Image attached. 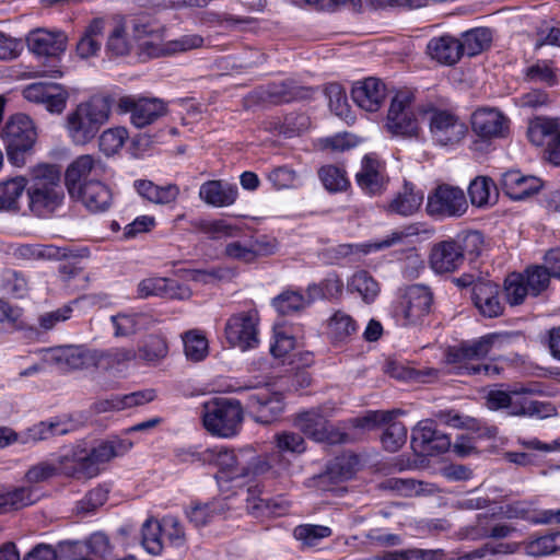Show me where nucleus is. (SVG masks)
I'll list each match as a JSON object with an SVG mask.
<instances>
[{"label": "nucleus", "instance_id": "1", "mask_svg": "<svg viewBox=\"0 0 560 560\" xmlns=\"http://www.w3.org/2000/svg\"><path fill=\"white\" fill-rule=\"evenodd\" d=\"M132 445L130 440L121 438L101 441L91 450L77 445L62 455L61 469L68 477H95L100 465L126 454Z\"/></svg>", "mask_w": 560, "mask_h": 560}, {"label": "nucleus", "instance_id": "2", "mask_svg": "<svg viewBox=\"0 0 560 560\" xmlns=\"http://www.w3.org/2000/svg\"><path fill=\"white\" fill-rule=\"evenodd\" d=\"M112 113L109 97L94 96L82 102L66 118V130L77 145L91 142L108 121Z\"/></svg>", "mask_w": 560, "mask_h": 560}, {"label": "nucleus", "instance_id": "3", "mask_svg": "<svg viewBox=\"0 0 560 560\" xmlns=\"http://www.w3.org/2000/svg\"><path fill=\"white\" fill-rule=\"evenodd\" d=\"M27 194L32 212L38 217L51 214L65 199L60 168L50 164L36 166Z\"/></svg>", "mask_w": 560, "mask_h": 560}, {"label": "nucleus", "instance_id": "4", "mask_svg": "<svg viewBox=\"0 0 560 560\" xmlns=\"http://www.w3.org/2000/svg\"><path fill=\"white\" fill-rule=\"evenodd\" d=\"M417 112L428 121L432 143L436 147L454 149L468 133L466 122L456 113L433 102L418 105Z\"/></svg>", "mask_w": 560, "mask_h": 560}, {"label": "nucleus", "instance_id": "5", "mask_svg": "<svg viewBox=\"0 0 560 560\" xmlns=\"http://www.w3.org/2000/svg\"><path fill=\"white\" fill-rule=\"evenodd\" d=\"M201 419L211 435L230 439L241 431L244 408L237 399L213 398L202 404Z\"/></svg>", "mask_w": 560, "mask_h": 560}, {"label": "nucleus", "instance_id": "6", "mask_svg": "<svg viewBox=\"0 0 560 560\" xmlns=\"http://www.w3.org/2000/svg\"><path fill=\"white\" fill-rule=\"evenodd\" d=\"M196 456L199 463L214 465L226 474L231 480L248 477L249 475L266 474L270 467L268 463L258 456H252L250 462L245 459V453L235 454L233 450L225 446H214L202 450L201 452H189Z\"/></svg>", "mask_w": 560, "mask_h": 560}, {"label": "nucleus", "instance_id": "7", "mask_svg": "<svg viewBox=\"0 0 560 560\" xmlns=\"http://www.w3.org/2000/svg\"><path fill=\"white\" fill-rule=\"evenodd\" d=\"M433 303L431 290L422 284L408 287L392 305V316L401 327H416L423 324Z\"/></svg>", "mask_w": 560, "mask_h": 560}, {"label": "nucleus", "instance_id": "8", "mask_svg": "<svg viewBox=\"0 0 560 560\" xmlns=\"http://www.w3.org/2000/svg\"><path fill=\"white\" fill-rule=\"evenodd\" d=\"M1 137L9 161L20 166L25 163V155L32 151L37 132L33 120L27 115L15 114L5 122Z\"/></svg>", "mask_w": 560, "mask_h": 560}, {"label": "nucleus", "instance_id": "9", "mask_svg": "<svg viewBox=\"0 0 560 560\" xmlns=\"http://www.w3.org/2000/svg\"><path fill=\"white\" fill-rule=\"evenodd\" d=\"M415 93L411 90L398 91L390 102L386 127L389 132L401 137H416L420 130L418 119L411 109Z\"/></svg>", "mask_w": 560, "mask_h": 560}, {"label": "nucleus", "instance_id": "10", "mask_svg": "<svg viewBox=\"0 0 560 560\" xmlns=\"http://www.w3.org/2000/svg\"><path fill=\"white\" fill-rule=\"evenodd\" d=\"M42 361L60 372L83 370L97 366V351L83 346H60L44 350Z\"/></svg>", "mask_w": 560, "mask_h": 560}, {"label": "nucleus", "instance_id": "11", "mask_svg": "<svg viewBox=\"0 0 560 560\" xmlns=\"http://www.w3.org/2000/svg\"><path fill=\"white\" fill-rule=\"evenodd\" d=\"M467 209L464 190L448 184L439 185L430 192L425 207L427 213L435 219L459 218Z\"/></svg>", "mask_w": 560, "mask_h": 560}, {"label": "nucleus", "instance_id": "12", "mask_svg": "<svg viewBox=\"0 0 560 560\" xmlns=\"http://www.w3.org/2000/svg\"><path fill=\"white\" fill-rule=\"evenodd\" d=\"M258 315L256 311L241 312L232 315L225 324V338L230 346L245 351L257 347Z\"/></svg>", "mask_w": 560, "mask_h": 560}, {"label": "nucleus", "instance_id": "13", "mask_svg": "<svg viewBox=\"0 0 560 560\" xmlns=\"http://www.w3.org/2000/svg\"><path fill=\"white\" fill-rule=\"evenodd\" d=\"M398 412L399 410L369 411L364 417L355 419V427L370 429L377 424L387 423L388 425L381 440L385 450L396 452L407 440V429L404 423L393 421Z\"/></svg>", "mask_w": 560, "mask_h": 560}, {"label": "nucleus", "instance_id": "14", "mask_svg": "<svg viewBox=\"0 0 560 560\" xmlns=\"http://www.w3.org/2000/svg\"><path fill=\"white\" fill-rule=\"evenodd\" d=\"M245 410L255 422L270 424L277 421L284 410L283 396L268 388L252 392L247 395Z\"/></svg>", "mask_w": 560, "mask_h": 560}, {"label": "nucleus", "instance_id": "15", "mask_svg": "<svg viewBox=\"0 0 560 560\" xmlns=\"http://www.w3.org/2000/svg\"><path fill=\"white\" fill-rule=\"evenodd\" d=\"M118 108L124 113L131 114V122L137 128L151 125L167 113V105L163 100L132 95L120 97Z\"/></svg>", "mask_w": 560, "mask_h": 560}, {"label": "nucleus", "instance_id": "16", "mask_svg": "<svg viewBox=\"0 0 560 560\" xmlns=\"http://www.w3.org/2000/svg\"><path fill=\"white\" fill-rule=\"evenodd\" d=\"M22 95L31 103L44 106L50 114H61L69 100L68 90L54 82H35L26 85Z\"/></svg>", "mask_w": 560, "mask_h": 560}, {"label": "nucleus", "instance_id": "17", "mask_svg": "<svg viewBox=\"0 0 560 560\" xmlns=\"http://www.w3.org/2000/svg\"><path fill=\"white\" fill-rule=\"evenodd\" d=\"M497 338L495 334H489L471 342L464 341L458 346L450 347L446 351V361L450 364L458 365V374H466V366L485 359L491 351Z\"/></svg>", "mask_w": 560, "mask_h": 560}, {"label": "nucleus", "instance_id": "18", "mask_svg": "<svg viewBox=\"0 0 560 560\" xmlns=\"http://www.w3.org/2000/svg\"><path fill=\"white\" fill-rule=\"evenodd\" d=\"M311 10L318 12H338L348 9L353 13H374L392 11H411L422 7L421 2H303Z\"/></svg>", "mask_w": 560, "mask_h": 560}, {"label": "nucleus", "instance_id": "19", "mask_svg": "<svg viewBox=\"0 0 560 560\" xmlns=\"http://www.w3.org/2000/svg\"><path fill=\"white\" fill-rule=\"evenodd\" d=\"M541 389L537 385H515L512 388V404L510 413L513 416H538L548 417L555 408L550 402L534 400L529 395L540 394Z\"/></svg>", "mask_w": 560, "mask_h": 560}, {"label": "nucleus", "instance_id": "20", "mask_svg": "<svg viewBox=\"0 0 560 560\" xmlns=\"http://www.w3.org/2000/svg\"><path fill=\"white\" fill-rule=\"evenodd\" d=\"M358 186L369 195H378L386 189L387 176L385 165L375 154L363 156L361 170L355 174Z\"/></svg>", "mask_w": 560, "mask_h": 560}, {"label": "nucleus", "instance_id": "21", "mask_svg": "<svg viewBox=\"0 0 560 560\" xmlns=\"http://www.w3.org/2000/svg\"><path fill=\"white\" fill-rule=\"evenodd\" d=\"M471 128L482 139L504 137L509 119L498 109L479 108L471 115Z\"/></svg>", "mask_w": 560, "mask_h": 560}, {"label": "nucleus", "instance_id": "22", "mask_svg": "<svg viewBox=\"0 0 560 560\" xmlns=\"http://www.w3.org/2000/svg\"><path fill=\"white\" fill-rule=\"evenodd\" d=\"M385 96V84L376 78H368L363 81H358L351 90L353 102L366 112L378 110Z\"/></svg>", "mask_w": 560, "mask_h": 560}, {"label": "nucleus", "instance_id": "23", "mask_svg": "<svg viewBox=\"0 0 560 560\" xmlns=\"http://www.w3.org/2000/svg\"><path fill=\"white\" fill-rule=\"evenodd\" d=\"M501 187L510 199L523 200L537 194L542 187V182L536 176L523 175L517 170H511L502 175Z\"/></svg>", "mask_w": 560, "mask_h": 560}, {"label": "nucleus", "instance_id": "24", "mask_svg": "<svg viewBox=\"0 0 560 560\" xmlns=\"http://www.w3.org/2000/svg\"><path fill=\"white\" fill-rule=\"evenodd\" d=\"M26 44L28 49L37 56L58 57L67 48V36L62 32L35 30L28 33Z\"/></svg>", "mask_w": 560, "mask_h": 560}, {"label": "nucleus", "instance_id": "25", "mask_svg": "<svg viewBox=\"0 0 560 560\" xmlns=\"http://www.w3.org/2000/svg\"><path fill=\"white\" fill-rule=\"evenodd\" d=\"M463 262L462 252L455 240L442 241L432 247L430 266L435 273L454 272Z\"/></svg>", "mask_w": 560, "mask_h": 560}, {"label": "nucleus", "instance_id": "26", "mask_svg": "<svg viewBox=\"0 0 560 560\" xmlns=\"http://www.w3.org/2000/svg\"><path fill=\"white\" fill-rule=\"evenodd\" d=\"M499 292V285L490 281H479L474 284L471 298L475 306L485 317L493 318L503 313Z\"/></svg>", "mask_w": 560, "mask_h": 560}, {"label": "nucleus", "instance_id": "27", "mask_svg": "<svg viewBox=\"0 0 560 560\" xmlns=\"http://www.w3.org/2000/svg\"><path fill=\"white\" fill-rule=\"evenodd\" d=\"M310 95L311 90L308 88L301 86L291 79L271 82L262 88V97L276 105L305 100Z\"/></svg>", "mask_w": 560, "mask_h": 560}, {"label": "nucleus", "instance_id": "28", "mask_svg": "<svg viewBox=\"0 0 560 560\" xmlns=\"http://www.w3.org/2000/svg\"><path fill=\"white\" fill-rule=\"evenodd\" d=\"M238 196L235 185L223 180H208L200 186L199 197L207 205L223 208L233 205Z\"/></svg>", "mask_w": 560, "mask_h": 560}, {"label": "nucleus", "instance_id": "29", "mask_svg": "<svg viewBox=\"0 0 560 560\" xmlns=\"http://www.w3.org/2000/svg\"><path fill=\"white\" fill-rule=\"evenodd\" d=\"M428 55L438 62L446 66H453L459 61L463 56L460 40L451 35L433 37L427 45Z\"/></svg>", "mask_w": 560, "mask_h": 560}, {"label": "nucleus", "instance_id": "30", "mask_svg": "<svg viewBox=\"0 0 560 560\" xmlns=\"http://www.w3.org/2000/svg\"><path fill=\"white\" fill-rule=\"evenodd\" d=\"M75 196H78L92 212L107 210L112 201L110 190L98 180L84 182L82 185L78 186Z\"/></svg>", "mask_w": 560, "mask_h": 560}, {"label": "nucleus", "instance_id": "31", "mask_svg": "<svg viewBox=\"0 0 560 560\" xmlns=\"http://www.w3.org/2000/svg\"><path fill=\"white\" fill-rule=\"evenodd\" d=\"M18 255L22 258H40L48 259H68V258H88L90 249L88 247L66 246L57 247L52 245L38 248L31 245H23L18 249Z\"/></svg>", "mask_w": 560, "mask_h": 560}, {"label": "nucleus", "instance_id": "32", "mask_svg": "<svg viewBox=\"0 0 560 560\" xmlns=\"http://www.w3.org/2000/svg\"><path fill=\"white\" fill-rule=\"evenodd\" d=\"M423 202V194L415 190V187L405 183L401 191L387 203L385 210L389 214H398L401 217H410L418 212Z\"/></svg>", "mask_w": 560, "mask_h": 560}, {"label": "nucleus", "instance_id": "33", "mask_svg": "<svg viewBox=\"0 0 560 560\" xmlns=\"http://www.w3.org/2000/svg\"><path fill=\"white\" fill-rule=\"evenodd\" d=\"M560 136V118L536 116L528 121L527 138L536 147L547 145Z\"/></svg>", "mask_w": 560, "mask_h": 560}, {"label": "nucleus", "instance_id": "34", "mask_svg": "<svg viewBox=\"0 0 560 560\" xmlns=\"http://www.w3.org/2000/svg\"><path fill=\"white\" fill-rule=\"evenodd\" d=\"M101 166V161L90 154L77 158L67 168L65 182L70 196L74 197L78 186L85 182V178Z\"/></svg>", "mask_w": 560, "mask_h": 560}, {"label": "nucleus", "instance_id": "35", "mask_svg": "<svg viewBox=\"0 0 560 560\" xmlns=\"http://www.w3.org/2000/svg\"><path fill=\"white\" fill-rule=\"evenodd\" d=\"M438 418L445 424L457 429H466L476 433L479 438H495L498 434L497 427H488L479 419L462 416L453 411H440Z\"/></svg>", "mask_w": 560, "mask_h": 560}, {"label": "nucleus", "instance_id": "36", "mask_svg": "<svg viewBox=\"0 0 560 560\" xmlns=\"http://www.w3.org/2000/svg\"><path fill=\"white\" fill-rule=\"evenodd\" d=\"M133 186L142 198L156 205L172 203L179 195V188L173 184L158 186L151 180L138 179L135 182Z\"/></svg>", "mask_w": 560, "mask_h": 560}, {"label": "nucleus", "instance_id": "37", "mask_svg": "<svg viewBox=\"0 0 560 560\" xmlns=\"http://www.w3.org/2000/svg\"><path fill=\"white\" fill-rule=\"evenodd\" d=\"M468 195L472 206L485 208L495 203L499 192L492 178L488 176H477L468 186Z\"/></svg>", "mask_w": 560, "mask_h": 560}, {"label": "nucleus", "instance_id": "38", "mask_svg": "<svg viewBox=\"0 0 560 560\" xmlns=\"http://www.w3.org/2000/svg\"><path fill=\"white\" fill-rule=\"evenodd\" d=\"M347 289L350 293H358L364 303H373L380 294L378 282L365 270H359L348 280Z\"/></svg>", "mask_w": 560, "mask_h": 560}, {"label": "nucleus", "instance_id": "39", "mask_svg": "<svg viewBox=\"0 0 560 560\" xmlns=\"http://www.w3.org/2000/svg\"><path fill=\"white\" fill-rule=\"evenodd\" d=\"M175 273L201 284H213L219 281L230 280L234 275L231 268L222 266L210 269H178Z\"/></svg>", "mask_w": 560, "mask_h": 560}, {"label": "nucleus", "instance_id": "40", "mask_svg": "<svg viewBox=\"0 0 560 560\" xmlns=\"http://www.w3.org/2000/svg\"><path fill=\"white\" fill-rule=\"evenodd\" d=\"M247 505L246 509L256 515L259 514H275L281 515L287 512L289 504L282 499H269L256 497V490L252 488L248 489V497L246 499Z\"/></svg>", "mask_w": 560, "mask_h": 560}, {"label": "nucleus", "instance_id": "41", "mask_svg": "<svg viewBox=\"0 0 560 560\" xmlns=\"http://www.w3.org/2000/svg\"><path fill=\"white\" fill-rule=\"evenodd\" d=\"M308 294L304 296L299 291L287 290L272 299V305L281 315H292L311 305Z\"/></svg>", "mask_w": 560, "mask_h": 560}, {"label": "nucleus", "instance_id": "42", "mask_svg": "<svg viewBox=\"0 0 560 560\" xmlns=\"http://www.w3.org/2000/svg\"><path fill=\"white\" fill-rule=\"evenodd\" d=\"M224 512V503L222 501H212L207 503H191L186 510V516L196 527L208 525L215 515Z\"/></svg>", "mask_w": 560, "mask_h": 560}, {"label": "nucleus", "instance_id": "43", "mask_svg": "<svg viewBox=\"0 0 560 560\" xmlns=\"http://www.w3.org/2000/svg\"><path fill=\"white\" fill-rule=\"evenodd\" d=\"M190 224L195 230L207 234L212 240H219L221 237H234L237 236L241 232L236 225H232L222 219H196L191 221Z\"/></svg>", "mask_w": 560, "mask_h": 560}, {"label": "nucleus", "instance_id": "44", "mask_svg": "<svg viewBox=\"0 0 560 560\" xmlns=\"http://www.w3.org/2000/svg\"><path fill=\"white\" fill-rule=\"evenodd\" d=\"M342 291L343 282L337 273H328L319 283H313L307 287V294L313 302L317 299H339Z\"/></svg>", "mask_w": 560, "mask_h": 560}, {"label": "nucleus", "instance_id": "45", "mask_svg": "<svg viewBox=\"0 0 560 560\" xmlns=\"http://www.w3.org/2000/svg\"><path fill=\"white\" fill-rule=\"evenodd\" d=\"M327 421L328 420L319 411L308 410L299 413L295 417L294 424L305 435L318 442L323 436Z\"/></svg>", "mask_w": 560, "mask_h": 560}, {"label": "nucleus", "instance_id": "46", "mask_svg": "<svg viewBox=\"0 0 560 560\" xmlns=\"http://www.w3.org/2000/svg\"><path fill=\"white\" fill-rule=\"evenodd\" d=\"M492 40V33L487 27H478L467 31L463 34L460 46L463 47V55L474 57L482 52L490 46Z\"/></svg>", "mask_w": 560, "mask_h": 560}, {"label": "nucleus", "instance_id": "47", "mask_svg": "<svg viewBox=\"0 0 560 560\" xmlns=\"http://www.w3.org/2000/svg\"><path fill=\"white\" fill-rule=\"evenodd\" d=\"M358 330L355 320L343 311H337L328 322V334L336 342L346 341Z\"/></svg>", "mask_w": 560, "mask_h": 560}, {"label": "nucleus", "instance_id": "48", "mask_svg": "<svg viewBox=\"0 0 560 560\" xmlns=\"http://www.w3.org/2000/svg\"><path fill=\"white\" fill-rule=\"evenodd\" d=\"M120 20L136 40L153 35L161 28L160 23L145 13L120 18Z\"/></svg>", "mask_w": 560, "mask_h": 560}, {"label": "nucleus", "instance_id": "49", "mask_svg": "<svg viewBox=\"0 0 560 560\" xmlns=\"http://www.w3.org/2000/svg\"><path fill=\"white\" fill-rule=\"evenodd\" d=\"M68 432L67 429L61 428L59 422H45L34 424L20 434V443L35 444L37 442L47 440L51 436L63 435Z\"/></svg>", "mask_w": 560, "mask_h": 560}, {"label": "nucleus", "instance_id": "50", "mask_svg": "<svg viewBox=\"0 0 560 560\" xmlns=\"http://www.w3.org/2000/svg\"><path fill=\"white\" fill-rule=\"evenodd\" d=\"M26 180L14 177L0 183V210H16L18 200L24 192Z\"/></svg>", "mask_w": 560, "mask_h": 560}, {"label": "nucleus", "instance_id": "51", "mask_svg": "<svg viewBox=\"0 0 560 560\" xmlns=\"http://www.w3.org/2000/svg\"><path fill=\"white\" fill-rule=\"evenodd\" d=\"M1 290L16 299H23L28 293V280L22 271L4 269L1 272Z\"/></svg>", "mask_w": 560, "mask_h": 560}, {"label": "nucleus", "instance_id": "52", "mask_svg": "<svg viewBox=\"0 0 560 560\" xmlns=\"http://www.w3.org/2000/svg\"><path fill=\"white\" fill-rule=\"evenodd\" d=\"M136 352L137 359L147 363H156L167 355L168 346L163 337L151 335Z\"/></svg>", "mask_w": 560, "mask_h": 560}, {"label": "nucleus", "instance_id": "53", "mask_svg": "<svg viewBox=\"0 0 560 560\" xmlns=\"http://www.w3.org/2000/svg\"><path fill=\"white\" fill-rule=\"evenodd\" d=\"M142 546L151 555H160L163 550V522L148 518L141 528Z\"/></svg>", "mask_w": 560, "mask_h": 560}, {"label": "nucleus", "instance_id": "54", "mask_svg": "<svg viewBox=\"0 0 560 560\" xmlns=\"http://www.w3.org/2000/svg\"><path fill=\"white\" fill-rule=\"evenodd\" d=\"M131 34L119 19L109 33L106 49L114 56H125L131 49Z\"/></svg>", "mask_w": 560, "mask_h": 560}, {"label": "nucleus", "instance_id": "55", "mask_svg": "<svg viewBox=\"0 0 560 560\" xmlns=\"http://www.w3.org/2000/svg\"><path fill=\"white\" fill-rule=\"evenodd\" d=\"M184 350L187 359L200 362L208 355V340L198 330H189L183 336Z\"/></svg>", "mask_w": 560, "mask_h": 560}, {"label": "nucleus", "instance_id": "56", "mask_svg": "<svg viewBox=\"0 0 560 560\" xmlns=\"http://www.w3.org/2000/svg\"><path fill=\"white\" fill-rule=\"evenodd\" d=\"M524 78L527 82L544 83L550 88L558 84L557 72L546 60H538L527 67L524 72Z\"/></svg>", "mask_w": 560, "mask_h": 560}, {"label": "nucleus", "instance_id": "57", "mask_svg": "<svg viewBox=\"0 0 560 560\" xmlns=\"http://www.w3.org/2000/svg\"><path fill=\"white\" fill-rule=\"evenodd\" d=\"M318 176L324 187L332 192L346 190L349 186L346 171L339 166H323L318 171Z\"/></svg>", "mask_w": 560, "mask_h": 560}, {"label": "nucleus", "instance_id": "58", "mask_svg": "<svg viewBox=\"0 0 560 560\" xmlns=\"http://www.w3.org/2000/svg\"><path fill=\"white\" fill-rule=\"evenodd\" d=\"M331 534L330 527L316 524L298 525L293 530L295 539L310 547L317 545L322 539L331 536Z\"/></svg>", "mask_w": 560, "mask_h": 560}, {"label": "nucleus", "instance_id": "59", "mask_svg": "<svg viewBox=\"0 0 560 560\" xmlns=\"http://www.w3.org/2000/svg\"><path fill=\"white\" fill-rule=\"evenodd\" d=\"M128 138V131L124 127L109 128L100 136V150L107 156L117 153Z\"/></svg>", "mask_w": 560, "mask_h": 560}, {"label": "nucleus", "instance_id": "60", "mask_svg": "<svg viewBox=\"0 0 560 560\" xmlns=\"http://www.w3.org/2000/svg\"><path fill=\"white\" fill-rule=\"evenodd\" d=\"M560 549V532H553L540 536L526 546L529 556L545 557L555 553Z\"/></svg>", "mask_w": 560, "mask_h": 560}, {"label": "nucleus", "instance_id": "61", "mask_svg": "<svg viewBox=\"0 0 560 560\" xmlns=\"http://www.w3.org/2000/svg\"><path fill=\"white\" fill-rule=\"evenodd\" d=\"M137 359V352L132 348H110L97 351V366L114 368Z\"/></svg>", "mask_w": 560, "mask_h": 560}, {"label": "nucleus", "instance_id": "62", "mask_svg": "<svg viewBox=\"0 0 560 560\" xmlns=\"http://www.w3.org/2000/svg\"><path fill=\"white\" fill-rule=\"evenodd\" d=\"M445 552L442 549H419L389 551L385 555L386 560H444Z\"/></svg>", "mask_w": 560, "mask_h": 560}, {"label": "nucleus", "instance_id": "63", "mask_svg": "<svg viewBox=\"0 0 560 560\" xmlns=\"http://www.w3.org/2000/svg\"><path fill=\"white\" fill-rule=\"evenodd\" d=\"M551 272L545 266H535L526 270L525 283L529 294L537 296L545 291L550 282Z\"/></svg>", "mask_w": 560, "mask_h": 560}, {"label": "nucleus", "instance_id": "64", "mask_svg": "<svg viewBox=\"0 0 560 560\" xmlns=\"http://www.w3.org/2000/svg\"><path fill=\"white\" fill-rule=\"evenodd\" d=\"M504 292L506 302L510 305L522 304L529 293L524 276L515 273L509 276L504 282Z\"/></svg>", "mask_w": 560, "mask_h": 560}]
</instances>
